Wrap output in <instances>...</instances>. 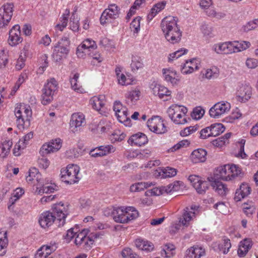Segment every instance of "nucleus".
<instances>
[{"instance_id": "41", "label": "nucleus", "mask_w": 258, "mask_h": 258, "mask_svg": "<svg viewBox=\"0 0 258 258\" xmlns=\"http://www.w3.org/2000/svg\"><path fill=\"white\" fill-rule=\"evenodd\" d=\"M131 67L133 71H136L139 69H142L144 63L141 57L137 55L133 56Z\"/></svg>"}, {"instance_id": "32", "label": "nucleus", "mask_w": 258, "mask_h": 258, "mask_svg": "<svg viewBox=\"0 0 258 258\" xmlns=\"http://www.w3.org/2000/svg\"><path fill=\"white\" fill-rule=\"evenodd\" d=\"M166 5V2L164 1L156 4L151 9L150 13L148 15V19L150 20H152L159 12L164 9Z\"/></svg>"}, {"instance_id": "17", "label": "nucleus", "mask_w": 258, "mask_h": 258, "mask_svg": "<svg viewBox=\"0 0 258 258\" xmlns=\"http://www.w3.org/2000/svg\"><path fill=\"white\" fill-rule=\"evenodd\" d=\"M23 38L21 37L20 27L15 25L9 31L8 43L12 46H15L21 43Z\"/></svg>"}, {"instance_id": "51", "label": "nucleus", "mask_w": 258, "mask_h": 258, "mask_svg": "<svg viewBox=\"0 0 258 258\" xmlns=\"http://www.w3.org/2000/svg\"><path fill=\"white\" fill-rule=\"evenodd\" d=\"M209 186V182L202 180L201 182H200L199 185L198 186V187H196L195 189L199 194H204L208 189Z\"/></svg>"}, {"instance_id": "37", "label": "nucleus", "mask_w": 258, "mask_h": 258, "mask_svg": "<svg viewBox=\"0 0 258 258\" xmlns=\"http://www.w3.org/2000/svg\"><path fill=\"white\" fill-rule=\"evenodd\" d=\"M140 92L139 90H133L126 94V102L131 105L134 104L139 99Z\"/></svg>"}, {"instance_id": "31", "label": "nucleus", "mask_w": 258, "mask_h": 258, "mask_svg": "<svg viewBox=\"0 0 258 258\" xmlns=\"http://www.w3.org/2000/svg\"><path fill=\"white\" fill-rule=\"evenodd\" d=\"M135 244L139 249L147 251H151L154 249V245L152 242L141 238L137 239Z\"/></svg>"}, {"instance_id": "21", "label": "nucleus", "mask_w": 258, "mask_h": 258, "mask_svg": "<svg viewBox=\"0 0 258 258\" xmlns=\"http://www.w3.org/2000/svg\"><path fill=\"white\" fill-rule=\"evenodd\" d=\"M114 148L111 145L106 146H100L95 149H92L89 153L90 155L93 157H102L106 155L107 154L114 152Z\"/></svg>"}, {"instance_id": "54", "label": "nucleus", "mask_w": 258, "mask_h": 258, "mask_svg": "<svg viewBox=\"0 0 258 258\" xmlns=\"http://www.w3.org/2000/svg\"><path fill=\"white\" fill-rule=\"evenodd\" d=\"M117 78L118 84L122 86L130 85L132 82L130 79L127 78L126 76L123 74H121L120 75H117Z\"/></svg>"}, {"instance_id": "60", "label": "nucleus", "mask_w": 258, "mask_h": 258, "mask_svg": "<svg viewBox=\"0 0 258 258\" xmlns=\"http://www.w3.org/2000/svg\"><path fill=\"white\" fill-rule=\"evenodd\" d=\"M210 133L211 130L210 126L203 128L200 132V138L202 139H206L209 137H212Z\"/></svg>"}, {"instance_id": "26", "label": "nucleus", "mask_w": 258, "mask_h": 258, "mask_svg": "<svg viewBox=\"0 0 258 258\" xmlns=\"http://www.w3.org/2000/svg\"><path fill=\"white\" fill-rule=\"evenodd\" d=\"M128 144L141 146L148 142L147 136L143 133H138L132 135L128 140Z\"/></svg>"}, {"instance_id": "39", "label": "nucleus", "mask_w": 258, "mask_h": 258, "mask_svg": "<svg viewBox=\"0 0 258 258\" xmlns=\"http://www.w3.org/2000/svg\"><path fill=\"white\" fill-rule=\"evenodd\" d=\"M13 145L11 141H5L0 146V157L4 158L6 157L10 153L11 148Z\"/></svg>"}, {"instance_id": "6", "label": "nucleus", "mask_w": 258, "mask_h": 258, "mask_svg": "<svg viewBox=\"0 0 258 258\" xmlns=\"http://www.w3.org/2000/svg\"><path fill=\"white\" fill-rule=\"evenodd\" d=\"M70 41L68 36L62 37L53 47L52 57L56 61H60L69 52Z\"/></svg>"}, {"instance_id": "44", "label": "nucleus", "mask_w": 258, "mask_h": 258, "mask_svg": "<svg viewBox=\"0 0 258 258\" xmlns=\"http://www.w3.org/2000/svg\"><path fill=\"white\" fill-rule=\"evenodd\" d=\"M125 217L127 216V223L137 218L139 216L138 211L133 207H128L125 208Z\"/></svg>"}, {"instance_id": "58", "label": "nucleus", "mask_w": 258, "mask_h": 258, "mask_svg": "<svg viewBox=\"0 0 258 258\" xmlns=\"http://www.w3.org/2000/svg\"><path fill=\"white\" fill-rule=\"evenodd\" d=\"M244 213L248 217H250L255 211V207L253 206H248L247 204H244L243 207Z\"/></svg>"}, {"instance_id": "15", "label": "nucleus", "mask_w": 258, "mask_h": 258, "mask_svg": "<svg viewBox=\"0 0 258 258\" xmlns=\"http://www.w3.org/2000/svg\"><path fill=\"white\" fill-rule=\"evenodd\" d=\"M62 142L59 138L52 140L48 143L44 144L40 150V154L45 156L48 154L58 151L61 147Z\"/></svg>"}, {"instance_id": "28", "label": "nucleus", "mask_w": 258, "mask_h": 258, "mask_svg": "<svg viewBox=\"0 0 258 258\" xmlns=\"http://www.w3.org/2000/svg\"><path fill=\"white\" fill-rule=\"evenodd\" d=\"M250 187L247 183H242L235 194L234 200L236 202L241 201L250 193Z\"/></svg>"}, {"instance_id": "59", "label": "nucleus", "mask_w": 258, "mask_h": 258, "mask_svg": "<svg viewBox=\"0 0 258 258\" xmlns=\"http://www.w3.org/2000/svg\"><path fill=\"white\" fill-rule=\"evenodd\" d=\"M252 245L251 240L249 238H245L240 242L239 246L247 251H248L249 249L251 247Z\"/></svg>"}, {"instance_id": "63", "label": "nucleus", "mask_w": 258, "mask_h": 258, "mask_svg": "<svg viewBox=\"0 0 258 258\" xmlns=\"http://www.w3.org/2000/svg\"><path fill=\"white\" fill-rule=\"evenodd\" d=\"M246 65L248 68L254 69L258 66V60L255 58H248L246 61Z\"/></svg>"}, {"instance_id": "55", "label": "nucleus", "mask_w": 258, "mask_h": 258, "mask_svg": "<svg viewBox=\"0 0 258 258\" xmlns=\"http://www.w3.org/2000/svg\"><path fill=\"white\" fill-rule=\"evenodd\" d=\"M70 29L73 31H77L79 30V21L77 19L75 18V15L73 14L70 22Z\"/></svg>"}, {"instance_id": "4", "label": "nucleus", "mask_w": 258, "mask_h": 258, "mask_svg": "<svg viewBox=\"0 0 258 258\" xmlns=\"http://www.w3.org/2000/svg\"><path fill=\"white\" fill-rule=\"evenodd\" d=\"M241 169L235 165H225L217 168L215 176L217 179L229 181L236 177L241 176Z\"/></svg>"}, {"instance_id": "13", "label": "nucleus", "mask_w": 258, "mask_h": 258, "mask_svg": "<svg viewBox=\"0 0 258 258\" xmlns=\"http://www.w3.org/2000/svg\"><path fill=\"white\" fill-rule=\"evenodd\" d=\"M125 208L123 207L117 208L116 209H107L104 211L105 216H111L114 220L120 223H127V217H125Z\"/></svg>"}, {"instance_id": "61", "label": "nucleus", "mask_w": 258, "mask_h": 258, "mask_svg": "<svg viewBox=\"0 0 258 258\" xmlns=\"http://www.w3.org/2000/svg\"><path fill=\"white\" fill-rule=\"evenodd\" d=\"M60 23L57 24L56 27L60 31H62L64 28L66 27L68 24V18L65 15H62L60 18Z\"/></svg>"}, {"instance_id": "1", "label": "nucleus", "mask_w": 258, "mask_h": 258, "mask_svg": "<svg viewBox=\"0 0 258 258\" xmlns=\"http://www.w3.org/2000/svg\"><path fill=\"white\" fill-rule=\"evenodd\" d=\"M52 212L46 211L42 213L39 218V223L41 227L48 228L55 221L58 222V226H63L65 219L68 214V208L61 203L54 204L52 207Z\"/></svg>"}, {"instance_id": "42", "label": "nucleus", "mask_w": 258, "mask_h": 258, "mask_svg": "<svg viewBox=\"0 0 258 258\" xmlns=\"http://www.w3.org/2000/svg\"><path fill=\"white\" fill-rule=\"evenodd\" d=\"M41 175L36 168H32L29 170V175L26 177L27 181H31L36 179L38 183H42V180L40 178Z\"/></svg>"}, {"instance_id": "50", "label": "nucleus", "mask_w": 258, "mask_h": 258, "mask_svg": "<svg viewBox=\"0 0 258 258\" xmlns=\"http://www.w3.org/2000/svg\"><path fill=\"white\" fill-rule=\"evenodd\" d=\"M205 113V110L201 107H197L194 109L191 116L195 119H199L201 118Z\"/></svg>"}, {"instance_id": "56", "label": "nucleus", "mask_w": 258, "mask_h": 258, "mask_svg": "<svg viewBox=\"0 0 258 258\" xmlns=\"http://www.w3.org/2000/svg\"><path fill=\"white\" fill-rule=\"evenodd\" d=\"M163 194V189L162 187L160 188L154 187L150 190H148L146 192L147 196H159Z\"/></svg>"}, {"instance_id": "34", "label": "nucleus", "mask_w": 258, "mask_h": 258, "mask_svg": "<svg viewBox=\"0 0 258 258\" xmlns=\"http://www.w3.org/2000/svg\"><path fill=\"white\" fill-rule=\"evenodd\" d=\"M250 45L248 41H234L232 42V49L233 53H236L245 50Z\"/></svg>"}, {"instance_id": "64", "label": "nucleus", "mask_w": 258, "mask_h": 258, "mask_svg": "<svg viewBox=\"0 0 258 258\" xmlns=\"http://www.w3.org/2000/svg\"><path fill=\"white\" fill-rule=\"evenodd\" d=\"M38 163L39 167L45 169L48 167L49 161L47 158L43 157L38 159Z\"/></svg>"}, {"instance_id": "47", "label": "nucleus", "mask_w": 258, "mask_h": 258, "mask_svg": "<svg viewBox=\"0 0 258 258\" xmlns=\"http://www.w3.org/2000/svg\"><path fill=\"white\" fill-rule=\"evenodd\" d=\"M231 247V244L230 240L228 238H224L223 239V243L219 245L220 251H222L224 254L227 253Z\"/></svg>"}, {"instance_id": "45", "label": "nucleus", "mask_w": 258, "mask_h": 258, "mask_svg": "<svg viewBox=\"0 0 258 258\" xmlns=\"http://www.w3.org/2000/svg\"><path fill=\"white\" fill-rule=\"evenodd\" d=\"M33 137V132H31L24 136L23 138L20 140L18 143V149L19 148L24 149L28 144L29 141Z\"/></svg>"}, {"instance_id": "40", "label": "nucleus", "mask_w": 258, "mask_h": 258, "mask_svg": "<svg viewBox=\"0 0 258 258\" xmlns=\"http://www.w3.org/2000/svg\"><path fill=\"white\" fill-rule=\"evenodd\" d=\"M175 246L171 243L165 244L161 251V255L162 257L169 258L173 255V251L175 250Z\"/></svg>"}, {"instance_id": "10", "label": "nucleus", "mask_w": 258, "mask_h": 258, "mask_svg": "<svg viewBox=\"0 0 258 258\" xmlns=\"http://www.w3.org/2000/svg\"><path fill=\"white\" fill-rule=\"evenodd\" d=\"M231 108L230 104L227 101H220L216 103L209 110L211 117L218 118L227 113Z\"/></svg>"}, {"instance_id": "53", "label": "nucleus", "mask_w": 258, "mask_h": 258, "mask_svg": "<svg viewBox=\"0 0 258 258\" xmlns=\"http://www.w3.org/2000/svg\"><path fill=\"white\" fill-rule=\"evenodd\" d=\"M199 126H190L185 127L184 130L180 131V134L182 137H185L196 132L198 129Z\"/></svg>"}, {"instance_id": "18", "label": "nucleus", "mask_w": 258, "mask_h": 258, "mask_svg": "<svg viewBox=\"0 0 258 258\" xmlns=\"http://www.w3.org/2000/svg\"><path fill=\"white\" fill-rule=\"evenodd\" d=\"M252 89L250 86L247 84H242L239 86L236 92L237 97L241 102L247 101L251 97Z\"/></svg>"}, {"instance_id": "20", "label": "nucleus", "mask_w": 258, "mask_h": 258, "mask_svg": "<svg viewBox=\"0 0 258 258\" xmlns=\"http://www.w3.org/2000/svg\"><path fill=\"white\" fill-rule=\"evenodd\" d=\"M232 42H225L214 44L212 50L217 54H228L233 53Z\"/></svg>"}, {"instance_id": "38", "label": "nucleus", "mask_w": 258, "mask_h": 258, "mask_svg": "<svg viewBox=\"0 0 258 258\" xmlns=\"http://www.w3.org/2000/svg\"><path fill=\"white\" fill-rule=\"evenodd\" d=\"M28 54V49L25 46L21 51L20 56L17 61L16 64V69L17 70H20L23 69L25 66V59Z\"/></svg>"}, {"instance_id": "5", "label": "nucleus", "mask_w": 258, "mask_h": 258, "mask_svg": "<svg viewBox=\"0 0 258 258\" xmlns=\"http://www.w3.org/2000/svg\"><path fill=\"white\" fill-rule=\"evenodd\" d=\"M187 112L186 107L177 104L172 105L167 110L169 118L175 123L178 124H184L187 122L185 117Z\"/></svg>"}, {"instance_id": "57", "label": "nucleus", "mask_w": 258, "mask_h": 258, "mask_svg": "<svg viewBox=\"0 0 258 258\" xmlns=\"http://www.w3.org/2000/svg\"><path fill=\"white\" fill-rule=\"evenodd\" d=\"M188 180L191 183L192 186L195 188L198 187L200 182L202 181L201 178L195 175H191L188 178Z\"/></svg>"}, {"instance_id": "25", "label": "nucleus", "mask_w": 258, "mask_h": 258, "mask_svg": "<svg viewBox=\"0 0 258 258\" xmlns=\"http://www.w3.org/2000/svg\"><path fill=\"white\" fill-rule=\"evenodd\" d=\"M162 74L164 80L168 82H170L172 85H177L179 83L180 79L177 76L175 71L170 69H163Z\"/></svg>"}, {"instance_id": "36", "label": "nucleus", "mask_w": 258, "mask_h": 258, "mask_svg": "<svg viewBox=\"0 0 258 258\" xmlns=\"http://www.w3.org/2000/svg\"><path fill=\"white\" fill-rule=\"evenodd\" d=\"M79 78V74L75 73L74 74L73 77L70 78V83L71 88L76 92L78 93H83L85 92L84 89L78 85V79Z\"/></svg>"}, {"instance_id": "19", "label": "nucleus", "mask_w": 258, "mask_h": 258, "mask_svg": "<svg viewBox=\"0 0 258 258\" xmlns=\"http://www.w3.org/2000/svg\"><path fill=\"white\" fill-rule=\"evenodd\" d=\"M96 48L97 45L94 41L91 39H87L77 47L76 53L78 56H82V53L88 52V51L94 50Z\"/></svg>"}, {"instance_id": "43", "label": "nucleus", "mask_w": 258, "mask_h": 258, "mask_svg": "<svg viewBox=\"0 0 258 258\" xmlns=\"http://www.w3.org/2000/svg\"><path fill=\"white\" fill-rule=\"evenodd\" d=\"M211 130V134L212 137L219 136L223 133L225 130V127L222 123H214L210 126Z\"/></svg>"}, {"instance_id": "29", "label": "nucleus", "mask_w": 258, "mask_h": 258, "mask_svg": "<svg viewBox=\"0 0 258 258\" xmlns=\"http://www.w3.org/2000/svg\"><path fill=\"white\" fill-rule=\"evenodd\" d=\"M207 151L203 149L194 150L191 154V159L193 162H203L206 160Z\"/></svg>"}, {"instance_id": "24", "label": "nucleus", "mask_w": 258, "mask_h": 258, "mask_svg": "<svg viewBox=\"0 0 258 258\" xmlns=\"http://www.w3.org/2000/svg\"><path fill=\"white\" fill-rule=\"evenodd\" d=\"M85 124V116L81 113H75L72 115L70 126L72 131L75 132L77 128Z\"/></svg>"}, {"instance_id": "8", "label": "nucleus", "mask_w": 258, "mask_h": 258, "mask_svg": "<svg viewBox=\"0 0 258 258\" xmlns=\"http://www.w3.org/2000/svg\"><path fill=\"white\" fill-rule=\"evenodd\" d=\"M57 89L58 83L54 78H51L47 80L42 89L41 95V102L43 105L50 103Z\"/></svg>"}, {"instance_id": "35", "label": "nucleus", "mask_w": 258, "mask_h": 258, "mask_svg": "<svg viewBox=\"0 0 258 258\" xmlns=\"http://www.w3.org/2000/svg\"><path fill=\"white\" fill-rule=\"evenodd\" d=\"M104 98L102 95L94 96L90 99V103L94 109L99 110L104 105Z\"/></svg>"}, {"instance_id": "14", "label": "nucleus", "mask_w": 258, "mask_h": 258, "mask_svg": "<svg viewBox=\"0 0 258 258\" xmlns=\"http://www.w3.org/2000/svg\"><path fill=\"white\" fill-rule=\"evenodd\" d=\"M119 10L115 5H110L108 9H105L102 13L100 21L101 24L111 22L112 20L118 17Z\"/></svg>"}, {"instance_id": "52", "label": "nucleus", "mask_w": 258, "mask_h": 258, "mask_svg": "<svg viewBox=\"0 0 258 258\" xmlns=\"http://www.w3.org/2000/svg\"><path fill=\"white\" fill-rule=\"evenodd\" d=\"M40 185H42L40 189L38 191L39 194L41 193H49L53 192L55 190L56 186L53 185L45 186L44 184V182L42 181L41 184L40 183Z\"/></svg>"}, {"instance_id": "23", "label": "nucleus", "mask_w": 258, "mask_h": 258, "mask_svg": "<svg viewBox=\"0 0 258 258\" xmlns=\"http://www.w3.org/2000/svg\"><path fill=\"white\" fill-rule=\"evenodd\" d=\"M200 61L197 58H193L187 60L181 69V72L183 74H189L199 69Z\"/></svg>"}, {"instance_id": "33", "label": "nucleus", "mask_w": 258, "mask_h": 258, "mask_svg": "<svg viewBox=\"0 0 258 258\" xmlns=\"http://www.w3.org/2000/svg\"><path fill=\"white\" fill-rule=\"evenodd\" d=\"M118 121L123 123L126 126H130L131 119L128 116L127 110L126 107L119 111L115 114Z\"/></svg>"}, {"instance_id": "62", "label": "nucleus", "mask_w": 258, "mask_h": 258, "mask_svg": "<svg viewBox=\"0 0 258 258\" xmlns=\"http://www.w3.org/2000/svg\"><path fill=\"white\" fill-rule=\"evenodd\" d=\"M163 173L165 177H171L174 176L176 174L177 171L174 168L167 167L164 169Z\"/></svg>"}, {"instance_id": "27", "label": "nucleus", "mask_w": 258, "mask_h": 258, "mask_svg": "<svg viewBox=\"0 0 258 258\" xmlns=\"http://www.w3.org/2000/svg\"><path fill=\"white\" fill-rule=\"evenodd\" d=\"M205 253V251L201 246H193L186 251L184 258H200Z\"/></svg>"}, {"instance_id": "7", "label": "nucleus", "mask_w": 258, "mask_h": 258, "mask_svg": "<svg viewBox=\"0 0 258 258\" xmlns=\"http://www.w3.org/2000/svg\"><path fill=\"white\" fill-rule=\"evenodd\" d=\"M79 172L80 167L78 165H68L66 168L61 170L62 181L70 184L78 182L81 178Z\"/></svg>"}, {"instance_id": "12", "label": "nucleus", "mask_w": 258, "mask_h": 258, "mask_svg": "<svg viewBox=\"0 0 258 258\" xmlns=\"http://www.w3.org/2000/svg\"><path fill=\"white\" fill-rule=\"evenodd\" d=\"M199 207L196 205L184 209L181 217L179 222L183 226H187L189 222L193 220L199 214Z\"/></svg>"}, {"instance_id": "46", "label": "nucleus", "mask_w": 258, "mask_h": 258, "mask_svg": "<svg viewBox=\"0 0 258 258\" xmlns=\"http://www.w3.org/2000/svg\"><path fill=\"white\" fill-rule=\"evenodd\" d=\"M219 73V70L216 67H212L206 70L205 76L208 79L216 78L218 77Z\"/></svg>"}, {"instance_id": "30", "label": "nucleus", "mask_w": 258, "mask_h": 258, "mask_svg": "<svg viewBox=\"0 0 258 258\" xmlns=\"http://www.w3.org/2000/svg\"><path fill=\"white\" fill-rule=\"evenodd\" d=\"M211 185L215 191L221 196H225L228 192L226 185L221 181L215 180L212 182Z\"/></svg>"}, {"instance_id": "22", "label": "nucleus", "mask_w": 258, "mask_h": 258, "mask_svg": "<svg viewBox=\"0 0 258 258\" xmlns=\"http://www.w3.org/2000/svg\"><path fill=\"white\" fill-rule=\"evenodd\" d=\"M151 88L154 95L158 96L159 98L164 101L167 100L165 98L169 97L171 94V92L166 87L159 84H152Z\"/></svg>"}, {"instance_id": "48", "label": "nucleus", "mask_w": 258, "mask_h": 258, "mask_svg": "<svg viewBox=\"0 0 258 258\" xmlns=\"http://www.w3.org/2000/svg\"><path fill=\"white\" fill-rule=\"evenodd\" d=\"M141 19L140 17H137L132 21L130 24V28L134 33H138L140 31Z\"/></svg>"}, {"instance_id": "49", "label": "nucleus", "mask_w": 258, "mask_h": 258, "mask_svg": "<svg viewBox=\"0 0 258 258\" xmlns=\"http://www.w3.org/2000/svg\"><path fill=\"white\" fill-rule=\"evenodd\" d=\"M206 13L209 17L215 18L217 19L224 18L225 16V15L222 13H217L213 8H206Z\"/></svg>"}, {"instance_id": "9", "label": "nucleus", "mask_w": 258, "mask_h": 258, "mask_svg": "<svg viewBox=\"0 0 258 258\" xmlns=\"http://www.w3.org/2000/svg\"><path fill=\"white\" fill-rule=\"evenodd\" d=\"M14 5L12 3L4 4L0 8V28L8 25L13 15Z\"/></svg>"}, {"instance_id": "3", "label": "nucleus", "mask_w": 258, "mask_h": 258, "mask_svg": "<svg viewBox=\"0 0 258 258\" xmlns=\"http://www.w3.org/2000/svg\"><path fill=\"white\" fill-rule=\"evenodd\" d=\"M17 127L20 130L27 128L30 125V120L32 112L28 105L20 104L15 110Z\"/></svg>"}, {"instance_id": "11", "label": "nucleus", "mask_w": 258, "mask_h": 258, "mask_svg": "<svg viewBox=\"0 0 258 258\" xmlns=\"http://www.w3.org/2000/svg\"><path fill=\"white\" fill-rule=\"evenodd\" d=\"M102 235L100 232H91L88 236H86L85 230L78 234L75 238V243L77 245L92 244L94 240Z\"/></svg>"}, {"instance_id": "16", "label": "nucleus", "mask_w": 258, "mask_h": 258, "mask_svg": "<svg viewBox=\"0 0 258 258\" xmlns=\"http://www.w3.org/2000/svg\"><path fill=\"white\" fill-rule=\"evenodd\" d=\"M147 126L152 132L158 134H162L167 132L163 121L159 117H155L148 119Z\"/></svg>"}, {"instance_id": "2", "label": "nucleus", "mask_w": 258, "mask_h": 258, "mask_svg": "<svg viewBox=\"0 0 258 258\" xmlns=\"http://www.w3.org/2000/svg\"><path fill=\"white\" fill-rule=\"evenodd\" d=\"M160 26L166 39L169 42L175 44L180 40L182 32L177 26L176 17L171 16L165 17Z\"/></svg>"}]
</instances>
